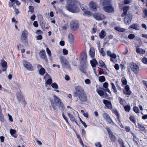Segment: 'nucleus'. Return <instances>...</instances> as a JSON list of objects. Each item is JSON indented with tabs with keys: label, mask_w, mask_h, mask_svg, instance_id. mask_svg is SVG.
Returning <instances> with one entry per match:
<instances>
[{
	"label": "nucleus",
	"mask_w": 147,
	"mask_h": 147,
	"mask_svg": "<svg viewBox=\"0 0 147 147\" xmlns=\"http://www.w3.org/2000/svg\"><path fill=\"white\" fill-rule=\"evenodd\" d=\"M79 3L76 0H67L66 9L73 13H76L79 10L78 6Z\"/></svg>",
	"instance_id": "obj_1"
},
{
	"label": "nucleus",
	"mask_w": 147,
	"mask_h": 147,
	"mask_svg": "<svg viewBox=\"0 0 147 147\" xmlns=\"http://www.w3.org/2000/svg\"><path fill=\"white\" fill-rule=\"evenodd\" d=\"M129 8V7L128 6H125L123 7V12L121 15L122 17L125 16L124 22L127 25H129L131 23L132 19V14L128 12Z\"/></svg>",
	"instance_id": "obj_2"
},
{
	"label": "nucleus",
	"mask_w": 147,
	"mask_h": 147,
	"mask_svg": "<svg viewBox=\"0 0 147 147\" xmlns=\"http://www.w3.org/2000/svg\"><path fill=\"white\" fill-rule=\"evenodd\" d=\"M53 99L51 100V106L54 110L57 109V106L61 109L62 111L64 110V106L60 100L56 95L53 96Z\"/></svg>",
	"instance_id": "obj_3"
},
{
	"label": "nucleus",
	"mask_w": 147,
	"mask_h": 147,
	"mask_svg": "<svg viewBox=\"0 0 147 147\" xmlns=\"http://www.w3.org/2000/svg\"><path fill=\"white\" fill-rule=\"evenodd\" d=\"M129 67L131 70L135 74H137L140 71V67L136 64L133 62L130 63Z\"/></svg>",
	"instance_id": "obj_4"
},
{
	"label": "nucleus",
	"mask_w": 147,
	"mask_h": 147,
	"mask_svg": "<svg viewBox=\"0 0 147 147\" xmlns=\"http://www.w3.org/2000/svg\"><path fill=\"white\" fill-rule=\"evenodd\" d=\"M60 59L63 67L68 69H71L68 61L63 56H61L60 58Z\"/></svg>",
	"instance_id": "obj_5"
},
{
	"label": "nucleus",
	"mask_w": 147,
	"mask_h": 147,
	"mask_svg": "<svg viewBox=\"0 0 147 147\" xmlns=\"http://www.w3.org/2000/svg\"><path fill=\"white\" fill-rule=\"evenodd\" d=\"M76 92L74 93V96L77 97L78 95L84 92L83 88L80 86H78L75 88Z\"/></svg>",
	"instance_id": "obj_6"
},
{
	"label": "nucleus",
	"mask_w": 147,
	"mask_h": 147,
	"mask_svg": "<svg viewBox=\"0 0 147 147\" xmlns=\"http://www.w3.org/2000/svg\"><path fill=\"white\" fill-rule=\"evenodd\" d=\"M22 63L24 67L28 70L30 71H33V67L29 62L23 60L22 61Z\"/></svg>",
	"instance_id": "obj_7"
},
{
	"label": "nucleus",
	"mask_w": 147,
	"mask_h": 147,
	"mask_svg": "<svg viewBox=\"0 0 147 147\" xmlns=\"http://www.w3.org/2000/svg\"><path fill=\"white\" fill-rule=\"evenodd\" d=\"M93 16L96 20H101L106 18L105 16L103 14L99 13H95Z\"/></svg>",
	"instance_id": "obj_8"
},
{
	"label": "nucleus",
	"mask_w": 147,
	"mask_h": 147,
	"mask_svg": "<svg viewBox=\"0 0 147 147\" xmlns=\"http://www.w3.org/2000/svg\"><path fill=\"white\" fill-rule=\"evenodd\" d=\"M102 9L105 12L108 13L113 12L114 11V8L112 5L104 6Z\"/></svg>",
	"instance_id": "obj_9"
},
{
	"label": "nucleus",
	"mask_w": 147,
	"mask_h": 147,
	"mask_svg": "<svg viewBox=\"0 0 147 147\" xmlns=\"http://www.w3.org/2000/svg\"><path fill=\"white\" fill-rule=\"evenodd\" d=\"M70 26L72 30H76L79 27L78 22L75 20L71 21L70 22Z\"/></svg>",
	"instance_id": "obj_10"
},
{
	"label": "nucleus",
	"mask_w": 147,
	"mask_h": 147,
	"mask_svg": "<svg viewBox=\"0 0 147 147\" xmlns=\"http://www.w3.org/2000/svg\"><path fill=\"white\" fill-rule=\"evenodd\" d=\"M107 130L111 140L113 142H115L116 140L115 136L113 134V133L109 128H107Z\"/></svg>",
	"instance_id": "obj_11"
},
{
	"label": "nucleus",
	"mask_w": 147,
	"mask_h": 147,
	"mask_svg": "<svg viewBox=\"0 0 147 147\" xmlns=\"http://www.w3.org/2000/svg\"><path fill=\"white\" fill-rule=\"evenodd\" d=\"M103 103L105 105V107L108 109L112 110L113 109L111 101L107 100H104Z\"/></svg>",
	"instance_id": "obj_12"
},
{
	"label": "nucleus",
	"mask_w": 147,
	"mask_h": 147,
	"mask_svg": "<svg viewBox=\"0 0 147 147\" xmlns=\"http://www.w3.org/2000/svg\"><path fill=\"white\" fill-rule=\"evenodd\" d=\"M77 96L78 97L79 99L82 102H85L87 100V97L85 92L78 95Z\"/></svg>",
	"instance_id": "obj_13"
},
{
	"label": "nucleus",
	"mask_w": 147,
	"mask_h": 147,
	"mask_svg": "<svg viewBox=\"0 0 147 147\" xmlns=\"http://www.w3.org/2000/svg\"><path fill=\"white\" fill-rule=\"evenodd\" d=\"M89 7L91 10L92 11H96L97 7V5L94 2H91L89 4Z\"/></svg>",
	"instance_id": "obj_14"
},
{
	"label": "nucleus",
	"mask_w": 147,
	"mask_h": 147,
	"mask_svg": "<svg viewBox=\"0 0 147 147\" xmlns=\"http://www.w3.org/2000/svg\"><path fill=\"white\" fill-rule=\"evenodd\" d=\"M37 67L39 71V74L42 76L43 75L45 72V69L43 68L41 65H38Z\"/></svg>",
	"instance_id": "obj_15"
},
{
	"label": "nucleus",
	"mask_w": 147,
	"mask_h": 147,
	"mask_svg": "<svg viewBox=\"0 0 147 147\" xmlns=\"http://www.w3.org/2000/svg\"><path fill=\"white\" fill-rule=\"evenodd\" d=\"M28 32L26 30H24L22 33L21 35V39L22 40H26L27 37Z\"/></svg>",
	"instance_id": "obj_16"
},
{
	"label": "nucleus",
	"mask_w": 147,
	"mask_h": 147,
	"mask_svg": "<svg viewBox=\"0 0 147 147\" xmlns=\"http://www.w3.org/2000/svg\"><path fill=\"white\" fill-rule=\"evenodd\" d=\"M123 93L127 95H130L131 93V92L129 90V87L128 85H126L125 87V89L123 91Z\"/></svg>",
	"instance_id": "obj_17"
},
{
	"label": "nucleus",
	"mask_w": 147,
	"mask_h": 147,
	"mask_svg": "<svg viewBox=\"0 0 147 147\" xmlns=\"http://www.w3.org/2000/svg\"><path fill=\"white\" fill-rule=\"evenodd\" d=\"M39 55L41 58L45 59L46 61H47V59L45 50L41 51L39 53Z\"/></svg>",
	"instance_id": "obj_18"
},
{
	"label": "nucleus",
	"mask_w": 147,
	"mask_h": 147,
	"mask_svg": "<svg viewBox=\"0 0 147 147\" xmlns=\"http://www.w3.org/2000/svg\"><path fill=\"white\" fill-rule=\"evenodd\" d=\"M111 0H100V4L104 6L107 5H109L111 2Z\"/></svg>",
	"instance_id": "obj_19"
},
{
	"label": "nucleus",
	"mask_w": 147,
	"mask_h": 147,
	"mask_svg": "<svg viewBox=\"0 0 147 147\" xmlns=\"http://www.w3.org/2000/svg\"><path fill=\"white\" fill-rule=\"evenodd\" d=\"M103 116L104 119L108 121L110 123L113 122L112 120L111 119L110 116L106 113H104L103 114Z\"/></svg>",
	"instance_id": "obj_20"
},
{
	"label": "nucleus",
	"mask_w": 147,
	"mask_h": 147,
	"mask_svg": "<svg viewBox=\"0 0 147 147\" xmlns=\"http://www.w3.org/2000/svg\"><path fill=\"white\" fill-rule=\"evenodd\" d=\"M136 52L138 53L141 55L144 54L145 53V51L144 50L138 47L136 48Z\"/></svg>",
	"instance_id": "obj_21"
},
{
	"label": "nucleus",
	"mask_w": 147,
	"mask_h": 147,
	"mask_svg": "<svg viewBox=\"0 0 147 147\" xmlns=\"http://www.w3.org/2000/svg\"><path fill=\"white\" fill-rule=\"evenodd\" d=\"M133 28L136 30H139L140 28L138 25L137 24H133L131 25L129 28V29Z\"/></svg>",
	"instance_id": "obj_22"
},
{
	"label": "nucleus",
	"mask_w": 147,
	"mask_h": 147,
	"mask_svg": "<svg viewBox=\"0 0 147 147\" xmlns=\"http://www.w3.org/2000/svg\"><path fill=\"white\" fill-rule=\"evenodd\" d=\"M95 52V51L94 48H91L89 51V55L91 57L93 58L94 57Z\"/></svg>",
	"instance_id": "obj_23"
},
{
	"label": "nucleus",
	"mask_w": 147,
	"mask_h": 147,
	"mask_svg": "<svg viewBox=\"0 0 147 147\" xmlns=\"http://www.w3.org/2000/svg\"><path fill=\"white\" fill-rule=\"evenodd\" d=\"M16 130L14 129H11L10 130V134L12 136L15 138H17L18 137V135L16 134Z\"/></svg>",
	"instance_id": "obj_24"
},
{
	"label": "nucleus",
	"mask_w": 147,
	"mask_h": 147,
	"mask_svg": "<svg viewBox=\"0 0 147 147\" xmlns=\"http://www.w3.org/2000/svg\"><path fill=\"white\" fill-rule=\"evenodd\" d=\"M110 57L111 58L110 59V61L113 63H115L117 58V55L115 53H113L110 56Z\"/></svg>",
	"instance_id": "obj_25"
},
{
	"label": "nucleus",
	"mask_w": 147,
	"mask_h": 147,
	"mask_svg": "<svg viewBox=\"0 0 147 147\" xmlns=\"http://www.w3.org/2000/svg\"><path fill=\"white\" fill-rule=\"evenodd\" d=\"M2 66L4 68L3 70V71H6L7 67V62L5 61H3L1 63Z\"/></svg>",
	"instance_id": "obj_26"
},
{
	"label": "nucleus",
	"mask_w": 147,
	"mask_h": 147,
	"mask_svg": "<svg viewBox=\"0 0 147 147\" xmlns=\"http://www.w3.org/2000/svg\"><path fill=\"white\" fill-rule=\"evenodd\" d=\"M17 97L18 99L20 102H22V101H23V96H22L20 93L18 92L17 94Z\"/></svg>",
	"instance_id": "obj_27"
},
{
	"label": "nucleus",
	"mask_w": 147,
	"mask_h": 147,
	"mask_svg": "<svg viewBox=\"0 0 147 147\" xmlns=\"http://www.w3.org/2000/svg\"><path fill=\"white\" fill-rule=\"evenodd\" d=\"M90 63L92 67H95L96 65L97 64V62L95 59L91 60L90 61Z\"/></svg>",
	"instance_id": "obj_28"
},
{
	"label": "nucleus",
	"mask_w": 147,
	"mask_h": 147,
	"mask_svg": "<svg viewBox=\"0 0 147 147\" xmlns=\"http://www.w3.org/2000/svg\"><path fill=\"white\" fill-rule=\"evenodd\" d=\"M11 1V4L10 3H9V6L11 7L13 6L12 3L14 2L16 3L17 5H20V3L19 2L18 0H10Z\"/></svg>",
	"instance_id": "obj_29"
},
{
	"label": "nucleus",
	"mask_w": 147,
	"mask_h": 147,
	"mask_svg": "<svg viewBox=\"0 0 147 147\" xmlns=\"http://www.w3.org/2000/svg\"><path fill=\"white\" fill-rule=\"evenodd\" d=\"M106 35L105 32L103 30H102L99 33V36L100 38H103Z\"/></svg>",
	"instance_id": "obj_30"
},
{
	"label": "nucleus",
	"mask_w": 147,
	"mask_h": 147,
	"mask_svg": "<svg viewBox=\"0 0 147 147\" xmlns=\"http://www.w3.org/2000/svg\"><path fill=\"white\" fill-rule=\"evenodd\" d=\"M112 112L117 116V118L118 120H119L120 118V116L117 111L116 109L113 110H112Z\"/></svg>",
	"instance_id": "obj_31"
},
{
	"label": "nucleus",
	"mask_w": 147,
	"mask_h": 147,
	"mask_svg": "<svg viewBox=\"0 0 147 147\" xmlns=\"http://www.w3.org/2000/svg\"><path fill=\"white\" fill-rule=\"evenodd\" d=\"M119 143L121 145V147H126L124 145V142L123 140L121 138H119L118 140Z\"/></svg>",
	"instance_id": "obj_32"
},
{
	"label": "nucleus",
	"mask_w": 147,
	"mask_h": 147,
	"mask_svg": "<svg viewBox=\"0 0 147 147\" xmlns=\"http://www.w3.org/2000/svg\"><path fill=\"white\" fill-rule=\"evenodd\" d=\"M67 115H68V116L70 118V119L71 121L73 122L75 121L76 122V121H75V118L74 116L73 115L70 114L69 113H68Z\"/></svg>",
	"instance_id": "obj_33"
},
{
	"label": "nucleus",
	"mask_w": 147,
	"mask_h": 147,
	"mask_svg": "<svg viewBox=\"0 0 147 147\" xmlns=\"http://www.w3.org/2000/svg\"><path fill=\"white\" fill-rule=\"evenodd\" d=\"M115 29L117 31L122 32H124L125 30V29L124 28L117 27H115Z\"/></svg>",
	"instance_id": "obj_34"
},
{
	"label": "nucleus",
	"mask_w": 147,
	"mask_h": 147,
	"mask_svg": "<svg viewBox=\"0 0 147 147\" xmlns=\"http://www.w3.org/2000/svg\"><path fill=\"white\" fill-rule=\"evenodd\" d=\"M69 40L72 43L74 41V36L71 34H69L68 35Z\"/></svg>",
	"instance_id": "obj_35"
},
{
	"label": "nucleus",
	"mask_w": 147,
	"mask_h": 147,
	"mask_svg": "<svg viewBox=\"0 0 147 147\" xmlns=\"http://www.w3.org/2000/svg\"><path fill=\"white\" fill-rule=\"evenodd\" d=\"M108 84L107 82H105L103 84V86L105 88V90L108 92H110L109 89L108 88Z\"/></svg>",
	"instance_id": "obj_36"
},
{
	"label": "nucleus",
	"mask_w": 147,
	"mask_h": 147,
	"mask_svg": "<svg viewBox=\"0 0 147 147\" xmlns=\"http://www.w3.org/2000/svg\"><path fill=\"white\" fill-rule=\"evenodd\" d=\"M99 65L100 66L103 67L104 68L106 69V67L104 66L105 63L101 60H100L98 62Z\"/></svg>",
	"instance_id": "obj_37"
},
{
	"label": "nucleus",
	"mask_w": 147,
	"mask_h": 147,
	"mask_svg": "<svg viewBox=\"0 0 147 147\" xmlns=\"http://www.w3.org/2000/svg\"><path fill=\"white\" fill-rule=\"evenodd\" d=\"M82 11L85 12L86 10H88L87 7L85 5H82L80 6Z\"/></svg>",
	"instance_id": "obj_38"
},
{
	"label": "nucleus",
	"mask_w": 147,
	"mask_h": 147,
	"mask_svg": "<svg viewBox=\"0 0 147 147\" xmlns=\"http://www.w3.org/2000/svg\"><path fill=\"white\" fill-rule=\"evenodd\" d=\"M138 128L141 131H144L145 129V128L144 126L140 124H138Z\"/></svg>",
	"instance_id": "obj_39"
},
{
	"label": "nucleus",
	"mask_w": 147,
	"mask_h": 147,
	"mask_svg": "<svg viewBox=\"0 0 147 147\" xmlns=\"http://www.w3.org/2000/svg\"><path fill=\"white\" fill-rule=\"evenodd\" d=\"M129 119L133 123H136V120L134 116H130L129 117Z\"/></svg>",
	"instance_id": "obj_40"
},
{
	"label": "nucleus",
	"mask_w": 147,
	"mask_h": 147,
	"mask_svg": "<svg viewBox=\"0 0 147 147\" xmlns=\"http://www.w3.org/2000/svg\"><path fill=\"white\" fill-rule=\"evenodd\" d=\"M121 82L122 84L124 85H126L127 83V81L126 79L125 78H123L121 79Z\"/></svg>",
	"instance_id": "obj_41"
},
{
	"label": "nucleus",
	"mask_w": 147,
	"mask_h": 147,
	"mask_svg": "<svg viewBox=\"0 0 147 147\" xmlns=\"http://www.w3.org/2000/svg\"><path fill=\"white\" fill-rule=\"evenodd\" d=\"M124 109L125 111L129 112L131 109L130 107L129 106L126 105L124 107Z\"/></svg>",
	"instance_id": "obj_42"
},
{
	"label": "nucleus",
	"mask_w": 147,
	"mask_h": 147,
	"mask_svg": "<svg viewBox=\"0 0 147 147\" xmlns=\"http://www.w3.org/2000/svg\"><path fill=\"white\" fill-rule=\"evenodd\" d=\"M111 85L112 88L114 92H117V90L114 84L113 83H111Z\"/></svg>",
	"instance_id": "obj_43"
},
{
	"label": "nucleus",
	"mask_w": 147,
	"mask_h": 147,
	"mask_svg": "<svg viewBox=\"0 0 147 147\" xmlns=\"http://www.w3.org/2000/svg\"><path fill=\"white\" fill-rule=\"evenodd\" d=\"M134 111L136 113H139V110L138 108L137 107H135L133 108Z\"/></svg>",
	"instance_id": "obj_44"
},
{
	"label": "nucleus",
	"mask_w": 147,
	"mask_h": 147,
	"mask_svg": "<svg viewBox=\"0 0 147 147\" xmlns=\"http://www.w3.org/2000/svg\"><path fill=\"white\" fill-rule=\"evenodd\" d=\"M99 79L100 81L103 82L105 81V78L104 76H100L99 78Z\"/></svg>",
	"instance_id": "obj_45"
},
{
	"label": "nucleus",
	"mask_w": 147,
	"mask_h": 147,
	"mask_svg": "<svg viewBox=\"0 0 147 147\" xmlns=\"http://www.w3.org/2000/svg\"><path fill=\"white\" fill-rule=\"evenodd\" d=\"M100 53L101 54L102 56L104 57L105 55V52L103 50V48H102L99 51Z\"/></svg>",
	"instance_id": "obj_46"
},
{
	"label": "nucleus",
	"mask_w": 147,
	"mask_h": 147,
	"mask_svg": "<svg viewBox=\"0 0 147 147\" xmlns=\"http://www.w3.org/2000/svg\"><path fill=\"white\" fill-rule=\"evenodd\" d=\"M51 86L54 89H57L58 88V85L55 83H52L51 85Z\"/></svg>",
	"instance_id": "obj_47"
},
{
	"label": "nucleus",
	"mask_w": 147,
	"mask_h": 147,
	"mask_svg": "<svg viewBox=\"0 0 147 147\" xmlns=\"http://www.w3.org/2000/svg\"><path fill=\"white\" fill-rule=\"evenodd\" d=\"M46 51L49 56L50 57H51V52L49 48H47L46 49Z\"/></svg>",
	"instance_id": "obj_48"
},
{
	"label": "nucleus",
	"mask_w": 147,
	"mask_h": 147,
	"mask_svg": "<svg viewBox=\"0 0 147 147\" xmlns=\"http://www.w3.org/2000/svg\"><path fill=\"white\" fill-rule=\"evenodd\" d=\"M62 116L63 117V118H64V119L65 120L66 123L68 124L69 125V123L67 119V117L65 116L64 115V113H62Z\"/></svg>",
	"instance_id": "obj_49"
},
{
	"label": "nucleus",
	"mask_w": 147,
	"mask_h": 147,
	"mask_svg": "<svg viewBox=\"0 0 147 147\" xmlns=\"http://www.w3.org/2000/svg\"><path fill=\"white\" fill-rule=\"evenodd\" d=\"M97 92L98 94L100 96H103L104 94L103 91L102 90H99L97 91Z\"/></svg>",
	"instance_id": "obj_50"
},
{
	"label": "nucleus",
	"mask_w": 147,
	"mask_h": 147,
	"mask_svg": "<svg viewBox=\"0 0 147 147\" xmlns=\"http://www.w3.org/2000/svg\"><path fill=\"white\" fill-rule=\"evenodd\" d=\"M119 100L120 104H121V105H123L125 101V100L121 97H119Z\"/></svg>",
	"instance_id": "obj_51"
},
{
	"label": "nucleus",
	"mask_w": 147,
	"mask_h": 147,
	"mask_svg": "<svg viewBox=\"0 0 147 147\" xmlns=\"http://www.w3.org/2000/svg\"><path fill=\"white\" fill-rule=\"evenodd\" d=\"M52 80L51 78H49L47 80L46 84L47 85H50L52 82Z\"/></svg>",
	"instance_id": "obj_52"
},
{
	"label": "nucleus",
	"mask_w": 147,
	"mask_h": 147,
	"mask_svg": "<svg viewBox=\"0 0 147 147\" xmlns=\"http://www.w3.org/2000/svg\"><path fill=\"white\" fill-rule=\"evenodd\" d=\"M142 61L143 63L145 64H147V59L146 57H143L142 59Z\"/></svg>",
	"instance_id": "obj_53"
},
{
	"label": "nucleus",
	"mask_w": 147,
	"mask_h": 147,
	"mask_svg": "<svg viewBox=\"0 0 147 147\" xmlns=\"http://www.w3.org/2000/svg\"><path fill=\"white\" fill-rule=\"evenodd\" d=\"M135 36L134 34H130L128 36V38L130 39H132L135 38Z\"/></svg>",
	"instance_id": "obj_54"
},
{
	"label": "nucleus",
	"mask_w": 147,
	"mask_h": 147,
	"mask_svg": "<svg viewBox=\"0 0 147 147\" xmlns=\"http://www.w3.org/2000/svg\"><path fill=\"white\" fill-rule=\"evenodd\" d=\"M84 82L86 84L88 85H90L91 82L90 80L88 79L85 80Z\"/></svg>",
	"instance_id": "obj_55"
},
{
	"label": "nucleus",
	"mask_w": 147,
	"mask_h": 147,
	"mask_svg": "<svg viewBox=\"0 0 147 147\" xmlns=\"http://www.w3.org/2000/svg\"><path fill=\"white\" fill-rule=\"evenodd\" d=\"M29 11L31 12H34V9L32 6H29Z\"/></svg>",
	"instance_id": "obj_56"
},
{
	"label": "nucleus",
	"mask_w": 147,
	"mask_h": 147,
	"mask_svg": "<svg viewBox=\"0 0 147 147\" xmlns=\"http://www.w3.org/2000/svg\"><path fill=\"white\" fill-rule=\"evenodd\" d=\"M84 14L85 15H90L91 14V13L90 11L86 10L85 12H84Z\"/></svg>",
	"instance_id": "obj_57"
},
{
	"label": "nucleus",
	"mask_w": 147,
	"mask_h": 147,
	"mask_svg": "<svg viewBox=\"0 0 147 147\" xmlns=\"http://www.w3.org/2000/svg\"><path fill=\"white\" fill-rule=\"evenodd\" d=\"M95 145L96 147H102V146L100 142H98L95 143Z\"/></svg>",
	"instance_id": "obj_58"
},
{
	"label": "nucleus",
	"mask_w": 147,
	"mask_h": 147,
	"mask_svg": "<svg viewBox=\"0 0 147 147\" xmlns=\"http://www.w3.org/2000/svg\"><path fill=\"white\" fill-rule=\"evenodd\" d=\"M143 12L145 15V16L144 17V18H146L147 17V10L146 9H144Z\"/></svg>",
	"instance_id": "obj_59"
},
{
	"label": "nucleus",
	"mask_w": 147,
	"mask_h": 147,
	"mask_svg": "<svg viewBox=\"0 0 147 147\" xmlns=\"http://www.w3.org/2000/svg\"><path fill=\"white\" fill-rule=\"evenodd\" d=\"M50 77V76L49 74H48L47 73H46L45 74V76L43 78V79L45 80L46 79Z\"/></svg>",
	"instance_id": "obj_60"
},
{
	"label": "nucleus",
	"mask_w": 147,
	"mask_h": 147,
	"mask_svg": "<svg viewBox=\"0 0 147 147\" xmlns=\"http://www.w3.org/2000/svg\"><path fill=\"white\" fill-rule=\"evenodd\" d=\"M33 25L36 27H37L38 26V24L36 21H35L34 22Z\"/></svg>",
	"instance_id": "obj_61"
},
{
	"label": "nucleus",
	"mask_w": 147,
	"mask_h": 147,
	"mask_svg": "<svg viewBox=\"0 0 147 147\" xmlns=\"http://www.w3.org/2000/svg\"><path fill=\"white\" fill-rule=\"evenodd\" d=\"M130 2V0H125L124 1V3L125 4H127L129 3Z\"/></svg>",
	"instance_id": "obj_62"
},
{
	"label": "nucleus",
	"mask_w": 147,
	"mask_h": 147,
	"mask_svg": "<svg viewBox=\"0 0 147 147\" xmlns=\"http://www.w3.org/2000/svg\"><path fill=\"white\" fill-rule=\"evenodd\" d=\"M112 53H111V51H107V54L108 56H110Z\"/></svg>",
	"instance_id": "obj_63"
},
{
	"label": "nucleus",
	"mask_w": 147,
	"mask_h": 147,
	"mask_svg": "<svg viewBox=\"0 0 147 147\" xmlns=\"http://www.w3.org/2000/svg\"><path fill=\"white\" fill-rule=\"evenodd\" d=\"M63 53L65 55H67L68 53V51L65 49H63Z\"/></svg>",
	"instance_id": "obj_64"
}]
</instances>
